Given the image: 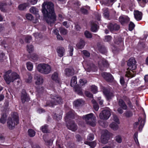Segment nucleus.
Instances as JSON below:
<instances>
[{
    "label": "nucleus",
    "mask_w": 148,
    "mask_h": 148,
    "mask_svg": "<svg viewBox=\"0 0 148 148\" xmlns=\"http://www.w3.org/2000/svg\"><path fill=\"white\" fill-rule=\"evenodd\" d=\"M42 12L47 17V23L52 26L56 21V16L54 11V5L51 2H44L42 5Z\"/></svg>",
    "instance_id": "nucleus-1"
},
{
    "label": "nucleus",
    "mask_w": 148,
    "mask_h": 148,
    "mask_svg": "<svg viewBox=\"0 0 148 148\" xmlns=\"http://www.w3.org/2000/svg\"><path fill=\"white\" fill-rule=\"evenodd\" d=\"M136 62L133 58H130L127 62V65L129 67L126 72L125 76L127 77H132L136 74L134 70L136 68Z\"/></svg>",
    "instance_id": "nucleus-2"
},
{
    "label": "nucleus",
    "mask_w": 148,
    "mask_h": 148,
    "mask_svg": "<svg viewBox=\"0 0 148 148\" xmlns=\"http://www.w3.org/2000/svg\"><path fill=\"white\" fill-rule=\"evenodd\" d=\"M62 102V99L61 97L55 94H51L50 95L49 99L47 102L46 104L50 106L53 107Z\"/></svg>",
    "instance_id": "nucleus-3"
},
{
    "label": "nucleus",
    "mask_w": 148,
    "mask_h": 148,
    "mask_svg": "<svg viewBox=\"0 0 148 148\" xmlns=\"http://www.w3.org/2000/svg\"><path fill=\"white\" fill-rule=\"evenodd\" d=\"M18 123V115L16 112H13L11 117L8 118L7 124L10 130L14 129L15 126Z\"/></svg>",
    "instance_id": "nucleus-4"
},
{
    "label": "nucleus",
    "mask_w": 148,
    "mask_h": 148,
    "mask_svg": "<svg viewBox=\"0 0 148 148\" xmlns=\"http://www.w3.org/2000/svg\"><path fill=\"white\" fill-rule=\"evenodd\" d=\"M11 70H9L6 72L4 75V78L8 84H10L11 82H13L15 80L19 78V75L15 72L11 73Z\"/></svg>",
    "instance_id": "nucleus-5"
},
{
    "label": "nucleus",
    "mask_w": 148,
    "mask_h": 148,
    "mask_svg": "<svg viewBox=\"0 0 148 148\" xmlns=\"http://www.w3.org/2000/svg\"><path fill=\"white\" fill-rule=\"evenodd\" d=\"M82 119L88 125L92 127H94L96 125V117L93 113H91L84 115L82 116Z\"/></svg>",
    "instance_id": "nucleus-6"
},
{
    "label": "nucleus",
    "mask_w": 148,
    "mask_h": 148,
    "mask_svg": "<svg viewBox=\"0 0 148 148\" xmlns=\"http://www.w3.org/2000/svg\"><path fill=\"white\" fill-rule=\"evenodd\" d=\"M37 70L40 73L43 74H47L50 73L51 71L50 65L45 64H39L37 66Z\"/></svg>",
    "instance_id": "nucleus-7"
},
{
    "label": "nucleus",
    "mask_w": 148,
    "mask_h": 148,
    "mask_svg": "<svg viewBox=\"0 0 148 148\" xmlns=\"http://www.w3.org/2000/svg\"><path fill=\"white\" fill-rule=\"evenodd\" d=\"M111 115V112L110 109L108 108H104L100 113L99 114L100 118L103 120L108 119Z\"/></svg>",
    "instance_id": "nucleus-8"
},
{
    "label": "nucleus",
    "mask_w": 148,
    "mask_h": 148,
    "mask_svg": "<svg viewBox=\"0 0 148 148\" xmlns=\"http://www.w3.org/2000/svg\"><path fill=\"white\" fill-rule=\"evenodd\" d=\"M68 128L73 131H75L77 129V126L73 121H70L65 122Z\"/></svg>",
    "instance_id": "nucleus-9"
},
{
    "label": "nucleus",
    "mask_w": 148,
    "mask_h": 148,
    "mask_svg": "<svg viewBox=\"0 0 148 148\" xmlns=\"http://www.w3.org/2000/svg\"><path fill=\"white\" fill-rule=\"evenodd\" d=\"M12 4L11 1H8V2H7L0 3V10L3 12H5L7 11L6 6L8 5H10Z\"/></svg>",
    "instance_id": "nucleus-10"
},
{
    "label": "nucleus",
    "mask_w": 148,
    "mask_h": 148,
    "mask_svg": "<svg viewBox=\"0 0 148 148\" xmlns=\"http://www.w3.org/2000/svg\"><path fill=\"white\" fill-rule=\"evenodd\" d=\"M102 75L106 80L108 82L113 81L114 78L112 75L109 73L104 72L102 73Z\"/></svg>",
    "instance_id": "nucleus-11"
},
{
    "label": "nucleus",
    "mask_w": 148,
    "mask_h": 148,
    "mask_svg": "<svg viewBox=\"0 0 148 148\" xmlns=\"http://www.w3.org/2000/svg\"><path fill=\"white\" fill-rule=\"evenodd\" d=\"M21 98L22 103H24L26 101L29 100L30 98L29 96L26 92L25 90H23L21 93Z\"/></svg>",
    "instance_id": "nucleus-12"
},
{
    "label": "nucleus",
    "mask_w": 148,
    "mask_h": 148,
    "mask_svg": "<svg viewBox=\"0 0 148 148\" xmlns=\"http://www.w3.org/2000/svg\"><path fill=\"white\" fill-rule=\"evenodd\" d=\"M108 28L112 32L118 30L120 28L119 26L116 23H110L108 25Z\"/></svg>",
    "instance_id": "nucleus-13"
},
{
    "label": "nucleus",
    "mask_w": 148,
    "mask_h": 148,
    "mask_svg": "<svg viewBox=\"0 0 148 148\" xmlns=\"http://www.w3.org/2000/svg\"><path fill=\"white\" fill-rule=\"evenodd\" d=\"M74 111L73 110H71L66 114V116L65 117V122L71 121V119H73L74 118L75 115Z\"/></svg>",
    "instance_id": "nucleus-14"
},
{
    "label": "nucleus",
    "mask_w": 148,
    "mask_h": 148,
    "mask_svg": "<svg viewBox=\"0 0 148 148\" xmlns=\"http://www.w3.org/2000/svg\"><path fill=\"white\" fill-rule=\"evenodd\" d=\"M98 64L99 67L101 70L104 69L102 68V66L107 67L108 66V62L106 60L104 59H102L99 62Z\"/></svg>",
    "instance_id": "nucleus-15"
},
{
    "label": "nucleus",
    "mask_w": 148,
    "mask_h": 148,
    "mask_svg": "<svg viewBox=\"0 0 148 148\" xmlns=\"http://www.w3.org/2000/svg\"><path fill=\"white\" fill-rule=\"evenodd\" d=\"M56 51L58 56L60 57L63 56L65 51L64 48L62 47H58L57 48Z\"/></svg>",
    "instance_id": "nucleus-16"
},
{
    "label": "nucleus",
    "mask_w": 148,
    "mask_h": 148,
    "mask_svg": "<svg viewBox=\"0 0 148 148\" xmlns=\"http://www.w3.org/2000/svg\"><path fill=\"white\" fill-rule=\"evenodd\" d=\"M65 75L69 77L73 75L74 74V71L72 68H66L65 70Z\"/></svg>",
    "instance_id": "nucleus-17"
},
{
    "label": "nucleus",
    "mask_w": 148,
    "mask_h": 148,
    "mask_svg": "<svg viewBox=\"0 0 148 148\" xmlns=\"http://www.w3.org/2000/svg\"><path fill=\"white\" fill-rule=\"evenodd\" d=\"M52 79L57 83H60V79L58 76V74L57 72H55L52 75Z\"/></svg>",
    "instance_id": "nucleus-18"
},
{
    "label": "nucleus",
    "mask_w": 148,
    "mask_h": 148,
    "mask_svg": "<svg viewBox=\"0 0 148 148\" xmlns=\"http://www.w3.org/2000/svg\"><path fill=\"white\" fill-rule=\"evenodd\" d=\"M134 17L137 21L141 20L142 18V13L141 12L138 10L134 11Z\"/></svg>",
    "instance_id": "nucleus-19"
},
{
    "label": "nucleus",
    "mask_w": 148,
    "mask_h": 148,
    "mask_svg": "<svg viewBox=\"0 0 148 148\" xmlns=\"http://www.w3.org/2000/svg\"><path fill=\"white\" fill-rule=\"evenodd\" d=\"M30 12L34 14H35L37 17H39V15L38 14V10L35 7L32 6L29 9Z\"/></svg>",
    "instance_id": "nucleus-20"
},
{
    "label": "nucleus",
    "mask_w": 148,
    "mask_h": 148,
    "mask_svg": "<svg viewBox=\"0 0 148 148\" xmlns=\"http://www.w3.org/2000/svg\"><path fill=\"white\" fill-rule=\"evenodd\" d=\"M7 112L3 111L1 114V118L0 119V122L2 124H4L6 122L7 115L6 113Z\"/></svg>",
    "instance_id": "nucleus-21"
},
{
    "label": "nucleus",
    "mask_w": 148,
    "mask_h": 148,
    "mask_svg": "<svg viewBox=\"0 0 148 148\" xmlns=\"http://www.w3.org/2000/svg\"><path fill=\"white\" fill-rule=\"evenodd\" d=\"M104 93L108 100L111 99L112 98L114 97V96L112 92H110L108 91L105 90L104 91Z\"/></svg>",
    "instance_id": "nucleus-22"
},
{
    "label": "nucleus",
    "mask_w": 148,
    "mask_h": 148,
    "mask_svg": "<svg viewBox=\"0 0 148 148\" xmlns=\"http://www.w3.org/2000/svg\"><path fill=\"white\" fill-rule=\"evenodd\" d=\"M119 106L123 110H126L127 106L124 101L121 99H119Z\"/></svg>",
    "instance_id": "nucleus-23"
},
{
    "label": "nucleus",
    "mask_w": 148,
    "mask_h": 148,
    "mask_svg": "<svg viewBox=\"0 0 148 148\" xmlns=\"http://www.w3.org/2000/svg\"><path fill=\"white\" fill-rule=\"evenodd\" d=\"M85 45V42L82 39H81L79 42L77 44L76 46L79 49H82L84 48Z\"/></svg>",
    "instance_id": "nucleus-24"
},
{
    "label": "nucleus",
    "mask_w": 148,
    "mask_h": 148,
    "mask_svg": "<svg viewBox=\"0 0 148 148\" xmlns=\"http://www.w3.org/2000/svg\"><path fill=\"white\" fill-rule=\"evenodd\" d=\"M43 82V79L42 77L39 76L37 77V79L35 83L36 85L42 84Z\"/></svg>",
    "instance_id": "nucleus-25"
},
{
    "label": "nucleus",
    "mask_w": 148,
    "mask_h": 148,
    "mask_svg": "<svg viewBox=\"0 0 148 148\" xmlns=\"http://www.w3.org/2000/svg\"><path fill=\"white\" fill-rule=\"evenodd\" d=\"M84 103V101L82 99H77L73 102V104L75 106H78Z\"/></svg>",
    "instance_id": "nucleus-26"
},
{
    "label": "nucleus",
    "mask_w": 148,
    "mask_h": 148,
    "mask_svg": "<svg viewBox=\"0 0 148 148\" xmlns=\"http://www.w3.org/2000/svg\"><path fill=\"white\" fill-rule=\"evenodd\" d=\"M28 7L26 3H25L19 5L18 6V8L20 10H25L26 9V8Z\"/></svg>",
    "instance_id": "nucleus-27"
},
{
    "label": "nucleus",
    "mask_w": 148,
    "mask_h": 148,
    "mask_svg": "<svg viewBox=\"0 0 148 148\" xmlns=\"http://www.w3.org/2000/svg\"><path fill=\"white\" fill-rule=\"evenodd\" d=\"M48 125L45 124L40 127V130L44 133H47L49 132V130L48 128Z\"/></svg>",
    "instance_id": "nucleus-28"
},
{
    "label": "nucleus",
    "mask_w": 148,
    "mask_h": 148,
    "mask_svg": "<svg viewBox=\"0 0 148 148\" xmlns=\"http://www.w3.org/2000/svg\"><path fill=\"white\" fill-rule=\"evenodd\" d=\"M99 27L95 23H92L91 30L93 32H96L98 30Z\"/></svg>",
    "instance_id": "nucleus-29"
},
{
    "label": "nucleus",
    "mask_w": 148,
    "mask_h": 148,
    "mask_svg": "<svg viewBox=\"0 0 148 148\" xmlns=\"http://www.w3.org/2000/svg\"><path fill=\"white\" fill-rule=\"evenodd\" d=\"M114 41L115 43L117 44H119L122 41V39L121 37L116 35L114 36Z\"/></svg>",
    "instance_id": "nucleus-30"
},
{
    "label": "nucleus",
    "mask_w": 148,
    "mask_h": 148,
    "mask_svg": "<svg viewBox=\"0 0 148 148\" xmlns=\"http://www.w3.org/2000/svg\"><path fill=\"white\" fill-rule=\"evenodd\" d=\"M74 91L78 95H81L82 94V89L78 86H75L73 88Z\"/></svg>",
    "instance_id": "nucleus-31"
},
{
    "label": "nucleus",
    "mask_w": 148,
    "mask_h": 148,
    "mask_svg": "<svg viewBox=\"0 0 148 148\" xmlns=\"http://www.w3.org/2000/svg\"><path fill=\"white\" fill-rule=\"evenodd\" d=\"M43 138L45 142V144L47 145H50L53 142V140L51 139L47 140V136H43Z\"/></svg>",
    "instance_id": "nucleus-32"
},
{
    "label": "nucleus",
    "mask_w": 148,
    "mask_h": 148,
    "mask_svg": "<svg viewBox=\"0 0 148 148\" xmlns=\"http://www.w3.org/2000/svg\"><path fill=\"white\" fill-rule=\"evenodd\" d=\"M119 21L122 24H124L125 23L129 21L127 18H125L123 16L120 17Z\"/></svg>",
    "instance_id": "nucleus-33"
},
{
    "label": "nucleus",
    "mask_w": 148,
    "mask_h": 148,
    "mask_svg": "<svg viewBox=\"0 0 148 148\" xmlns=\"http://www.w3.org/2000/svg\"><path fill=\"white\" fill-rule=\"evenodd\" d=\"M38 0H27L26 3L28 7L30 6L31 5H34L36 4Z\"/></svg>",
    "instance_id": "nucleus-34"
},
{
    "label": "nucleus",
    "mask_w": 148,
    "mask_h": 148,
    "mask_svg": "<svg viewBox=\"0 0 148 148\" xmlns=\"http://www.w3.org/2000/svg\"><path fill=\"white\" fill-rule=\"evenodd\" d=\"M77 83L76 77L75 76L73 77L71 79L70 85L71 86H74Z\"/></svg>",
    "instance_id": "nucleus-35"
},
{
    "label": "nucleus",
    "mask_w": 148,
    "mask_h": 148,
    "mask_svg": "<svg viewBox=\"0 0 148 148\" xmlns=\"http://www.w3.org/2000/svg\"><path fill=\"white\" fill-rule=\"evenodd\" d=\"M85 143L89 145L92 148H94L96 145V143L95 141L92 142L86 141L85 142Z\"/></svg>",
    "instance_id": "nucleus-36"
},
{
    "label": "nucleus",
    "mask_w": 148,
    "mask_h": 148,
    "mask_svg": "<svg viewBox=\"0 0 148 148\" xmlns=\"http://www.w3.org/2000/svg\"><path fill=\"white\" fill-rule=\"evenodd\" d=\"M110 127L114 130H117L118 128V126L117 124L114 122H112L110 125Z\"/></svg>",
    "instance_id": "nucleus-37"
},
{
    "label": "nucleus",
    "mask_w": 148,
    "mask_h": 148,
    "mask_svg": "<svg viewBox=\"0 0 148 148\" xmlns=\"http://www.w3.org/2000/svg\"><path fill=\"white\" fill-rule=\"evenodd\" d=\"M92 102L93 104V107L94 109L96 111L98 110L99 109V106L94 99H92Z\"/></svg>",
    "instance_id": "nucleus-38"
},
{
    "label": "nucleus",
    "mask_w": 148,
    "mask_h": 148,
    "mask_svg": "<svg viewBox=\"0 0 148 148\" xmlns=\"http://www.w3.org/2000/svg\"><path fill=\"white\" fill-rule=\"evenodd\" d=\"M28 77L25 79V81L27 83H30L32 81V76L31 74L28 73L27 74Z\"/></svg>",
    "instance_id": "nucleus-39"
},
{
    "label": "nucleus",
    "mask_w": 148,
    "mask_h": 148,
    "mask_svg": "<svg viewBox=\"0 0 148 148\" xmlns=\"http://www.w3.org/2000/svg\"><path fill=\"white\" fill-rule=\"evenodd\" d=\"M103 15L105 18H108L109 16V12L108 9L106 8L103 9Z\"/></svg>",
    "instance_id": "nucleus-40"
},
{
    "label": "nucleus",
    "mask_w": 148,
    "mask_h": 148,
    "mask_svg": "<svg viewBox=\"0 0 148 148\" xmlns=\"http://www.w3.org/2000/svg\"><path fill=\"white\" fill-rule=\"evenodd\" d=\"M28 132L29 136L30 137H33L35 135V132L32 129L28 130Z\"/></svg>",
    "instance_id": "nucleus-41"
},
{
    "label": "nucleus",
    "mask_w": 148,
    "mask_h": 148,
    "mask_svg": "<svg viewBox=\"0 0 148 148\" xmlns=\"http://www.w3.org/2000/svg\"><path fill=\"white\" fill-rule=\"evenodd\" d=\"M115 140L117 143H121L122 141L121 136L119 135H117L115 137Z\"/></svg>",
    "instance_id": "nucleus-42"
},
{
    "label": "nucleus",
    "mask_w": 148,
    "mask_h": 148,
    "mask_svg": "<svg viewBox=\"0 0 148 148\" xmlns=\"http://www.w3.org/2000/svg\"><path fill=\"white\" fill-rule=\"evenodd\" d=\"M27 67L28 70L30 71L32 70L33 68V65L31 62H28L26 63Z\"/></svg>",
    "instance_id": "nucleus-43"
},
{
    "label": "nucleus",
    "mask_w": 148,
    "mask_h": 148,
    "mask_svg": "<svg viewBox=\"0 0 148 148\" xmlns=\"http://www.w3.org/2000/svg\"><path fill=\"white\" fill-rule=\"evenodd\" d=\"M44 88L42 86H39L36 88V91L39 94H42L44 92Z\"/></svg>",
    "instance_id": "nucleus-44"
},
{
    "label": "nucleus",
    "mask_w": 148,
    "mask_h": 148,
    "mask_svg": "<svg viewBox=\"0 0 148 148\" xmlns=\"http://www.w3.org/2000/svg\"><path fill=\"white\" fill-rule=\"evenodd\" d=\"M101 142L103 144H106L108 142V140L106 138V136L102 135L101 138Z\"/></svg>",
    "instance_id": "nucleus-45"
},
{
    "label": "nucleus",
    "mask_w": 148,
    "mask_h": 148,
    "mask_svg": "<svg viewBox=\"0 0 148 148\" xmlns=\"http://www.w3.org/2000/svg\"><path fill=\"white\" fill-rule=\"evenodd\" d=\"M99 51L102 53L104 54L107 52L106 48L103 46H100L99 48Z\"/></svg>",
    "instance_id": "nucleus-46"
},
{
    "label": "nucleus",
    "mask_w": 148,
    "mask_h": 148,
    "mask_svg": "<svg viewBox=\"0 0 148 148\" xmlns=\"http://www.w3.org/2000/svg\"><path fill=\"white\" fill-rule=\"evenodd\" d=\"M84 34L85 37L87 38H90L92 37V34L88 31H85Z\"/></svg>",
    "instance_id": "nucleus-47"
},
{
    "label": "nucleus",
    "mask_w": 148,
    "mask_h": 148,
    "mask_svg": "<svg viewBox=\"0 0 148 148\" xmlns=\"http://www.w3.org/2000/svg\"><path fill=\"white\" fill-rule=\"evenodd\" d=\"M59 30L60 32L62 34L64 35H66L68 32L67 30L64 28H60Z\"/></svg>",
    "instance_id": "nucleus-48"
},
{
    "label": "nucleus",
    "mask_w": 148,
    "mask_h": 148,
    "mask_svg": "<svg viewBox=\"0 0 148 148\" xmlns=\"http://www.w3.org/2000/svg\"><path fill=\"white\" fill-rule=\"evenodd\" d=\"M53 118L57 121H58L62 118V116L60 115L55 114L53 116Z\"/></svg>",
    "instance_id": "nucleus-49"
},
{
    "label": "nucleus",
    "mask_w": 148,
    "mask_h": 148,
    "mask_svg": "<svg viewBox=\"0 0 148 148\" xmlns=\"http://www.w3.org/2000/svg\"><path fill=\"white\" fill-rule=\"evenodd\" d=\"M91 91L94 93H95L97 92V87L95 85H92L91 86Z\"/></svg>",
    "instance_id": "nucleus-50"
},
{
    "label": "nucleus",
    "mask_w": 148,
    "mask_h": 148,
    "mask_svg": "<svg viewBox=\"0 0 148 148\" xmlns=\"http://www.w3.org/2000/svg\"><path fill=\"white\" fill-rule=\"evenodd\" d=\"M125 116L127 117H130L132 116L133 114L132 112L129 111H127L125 112L124 113Z\"/></svg>",
    "instance_id": "nucleus-51"
},
{
    "label": "nucleus",
    "mask_w": 148,
    "mask_h": 148,
    "mask_svg": "<svg viewBox=\"0 0 148 148\" xmlns=\"http://www.w3.org/2000/svg\"><path fill=\"white\" fill-rule=\"evenodd\" d=\"M135 27L134 23L132 22H130L129 25V30L132 31Z\"/></svg>",
    "instance_id": "nucleus-52"
},
{
    "label": "nucleus",
    "mask_w": 148,
    "mask_h": 148,
    "mask_svg": "<svg viewBox=\"0 0 148 148\" xmlns=\"http://www.w3.org/2000/svg\"><path fill=\"white\" fill-rule=\"evenodd\" d=\"M32 39V37L31 36H27L25 38V41L28 43H29Z\"/></svg>",
    "instance_id": "nucleus-53"
},
{
    "label": "nucleus",
    "mask_w": 148,
    "mask_h": 148,
    "mask_svg": "<svg viewBox=\"0 0 148 148\" xmlns=\"http://www.w3.org/2000/svg\"><path fill=\"white\" fill-rule=\"evenodd\" d=\"M26 18L29 20H32L33 18V16L32 14H30L28 13L26 15Z\"/></svg>",
    "instance_id": "nucleus-54"
},
{
    "label": "nucleus",
    "mask_w": 148,
    "mask_h": 148,
    "mask_svg": "<svg viewBox=\"0 0 148 148\" xmlns=\"http://www.w3.org/2000/svg\"><path fill=\"white\" fill-rule=\"evenodd\" d=\"M69 52L70 55L71 56H72L73 55V48L72 46L69 45Z\"/></svg>",
    "instance_id": "nucleus-55"
},
{
    "label": "nucleus",
    "mask_w": 148,
    "mask_h": 148,
    "mask_svg": "<svg viewBox=\"0 0 148 148\" xmlns=\"http://www.w3.org/2000/svg\"><path fill=\"white\" fill-rule=\"evenodd\" d=\"M27 51L29 53H30L33 50V47L32 45H27Z\"/></svg>",
    "instance_id": "nucleus-56"
},
{
    "label": "nucleus",
    "mask_w": 148,
    "mask_h": 148,
    "mask_svg": "<svg viewBox=\"0 0 148 148\" xmlns=\"http://www.w3.org/2000/svg\"><path fill=\"white\" fill-rule=\"evenodd\" d=\"M82 53L84 56L86 57H90V53L86 50H83L82 51Z\"/></svg>",
    "instance_id": "nucleus-57"
},
{
    "label": "nucleus",
    "mask_w": 148,
    "mask_h": 148,
    "mask_svg": "<svg viewBox=\"0 0 148 148\" xmlns=\"http://www.w3.org/2000/svg\"><path fill=\"white\" fill-rule=\"evenodd\" d=\"M79 83H80V85L83 86L85 85L87 83V81L85 79H81L79 80Z\"/></svg>",
    "instance_id": "nucleus-58"
},
{
    "label": "nucleus",
    "mask_w": 148,
    "mask_h": 148,
    "mask_svg": "<svg viewBox=\"0 0 148 148\" xmlns=\"http://www.w3.org/2000/svg\"><path fill=\"white\" fill-rule=\"evenodd\" d=\"M112 39V37L108 35L105 37L104 41L105 42H109Z\"/></svg>",
    "instance_id": "nucleus-59"
},
{
    "label": "nucleus",
    "mask_w": 148,
    "mask_h": 148,
    "mask_svg": "<svg viewBox=\"0 0 148 148\" xmlns=\"http://www.w3.org/2000/svg\"><path fill=\"white\" fill-rule=\"evenodd\" d=\"M32 59L34 61H35L37 60L38 58V56L36 54L34 53H33L31 56Z\"/></svg>",
    "instance_id": "nucleus-60"
},
{
    "label": "nucleus",
    "mask_w": 148,
    "mask_h": 148,
    "mask_svg": "<svg viewBox=\"0 0 148 148\" xmlns=\"http://www.w3.org/2000/svg\"><path fill=\"white\" fill-rule=\"evenodd\" d=\"M141 5H144L148 2V0H137Z\"/></svg>",
    "instance_id": "nucleus-61"
},
{
    "label": "nucleus",
    "mask_w": 148,
    "mask_h": 148,
    "mask_svg": "<svg viewBox=\"0 0 148 148\" xmlns=\"http://www.w3.org/2000/svg\"><path fill=\"white\" fill-rule=\"evenodd\" d=\"M33 35L36 38H41L42 37V35L40 33H39L38 32L35 33H34Z\"/></svg>",
    "instance_id": "nucleus-62"
},
{
    "label": "nucleus",
    "mask_w": 148,
    "mask_h": 148,
    "mask_svg": "<svg viewBox=\"0 0 148 148\" xmlns=\"http://www.w3.org/2000/svg\"><path fill=\"white\" fill-rule=\"evenodd\" d=\"M100 125L104 127H106L108 125V123L104 121H102L99 123Z\"/></svg>",
    "instance_id": "nucleus-63"
},
{
    "label": "nucleus",
    "mask_w": 148,
    "mask_h": 148,
    "mask_svg": "<svg viewBox=\"0 0 148 148\" xmlns=\"http://www.w3.org/2000/svg\"><path fill=\"white\" fill-rule=\"evenodd\" d=\"M81 12L84 14H88V10L84 8H82L81 9Z\"/></svg>",
    "instance_id": "nucleus-64"
}]
</instances>
